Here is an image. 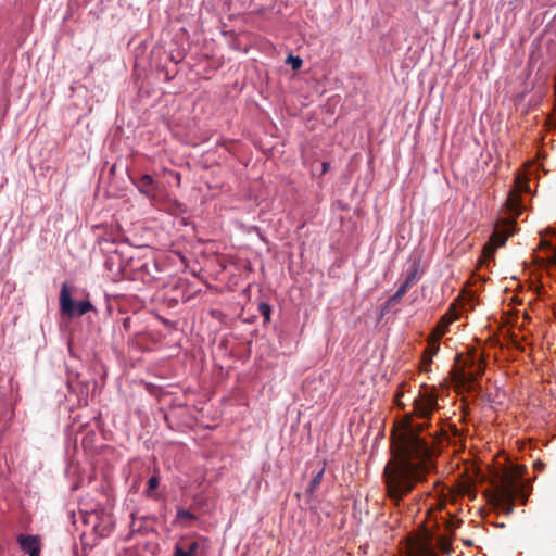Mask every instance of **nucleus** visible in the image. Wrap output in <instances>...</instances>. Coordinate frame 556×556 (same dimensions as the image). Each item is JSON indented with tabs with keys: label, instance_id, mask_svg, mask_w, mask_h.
I'll return each mask as SVG.
<instances>
[{
	"label": "nucleus",
	"instance_id": "1",
	"mask_svg": "<svg viewBox=\"0 0 556 556\" xmlns=\"http://www.w3.org/2000/svg\"><path fill=\"white\" fill-rule=\"evenodd\" d=\"M414 415L426 419L414 421L407 415L392 433V458L383 470L388 497L399 505L418 483L437 472L440 450L437 446L439 431L431 430L430 419L439 409L438 392L424 387L414 400Z\"/></svg>",
	"mask_w": 556,
	"mask_h": 556
},
{
	"label": "nucleus",
	"instance_id": "2",
	"mask_svg": "<svg viewBox=\"0 0 556 556\" xmlns=\"http://www.w3.org/2000/svg\"><path fill=\"white\" fill-rule=\"evenodd\" d=\"M528 496L525 482L517 475L506 471L495 483L491 501L496 509L510 515L515 509V500L520 498L525 504Z\"/></svg>",
	"mask_w": 556,
	"mask_h": 556
},
{
	"label": "nucleus",
	"instance_id": "3",
	"mask_svg": "<svg viewBox=\"0 0 556 556\" xmlns=\"http://www.w3.org/2000/svg\"><path fill=\"white\" fill-rule=\"evenodd\" d=\"M516 223L514 220L505 222L501 228L496 227L483 248L484 255L486 257H492L495 251L506 243L508 237L514 233Z\"/></svg>",
	"mask_w": 556,
	"mask_h": 556
},
{
	"label": "nucleus",
	"instance_id": "4",
	"mask_svg": "<svg viewBox=\"0 0 556 556\" xmlns=\"http://www.w3.org/2000/svg\"><path fill=\"white\" fill-rule=\"evenodd\" d=\"M405 556H437L431 540L426 536H410L406 539Z\"/></svg>",
	"mask_w": 556,
	"mask_h": 556
},
{
	"label": "nucleus",
	"instance_id": "5",
	"mask_svg": "<svg viewBox=\"0 0 556 556\" xmlns=\"http://www.w3.org/2000/svg\"><path fill=\"white\" fill-rule=\"evenodd\" d=\"M484 368L485 366L481 357H476L472 354L466 358L460 376L465 381L473 383L484 374Z\"/></svg>",
	"mask_w": 556,
	"mask_h": 556
},
{
	"label": "nucleus",
	"instance_id": "6",
	"mask_svg": "<svg viewBox=\"0 0 556 556\" xmlns=\"http://www.w3.org/2000/svg\"><path fill=\"white\" fill-rule=\"evenodd\" d=\"M419 261H414L410 265V268L407 270L404 282L400 286L397 291L389 299L390 303H399L407 290L414 286L419 279Z\"/></svg>",
	"mask_w": 556,
	"mask_h": 556
},
{
	"label": "nucleus",
	"instance_id": "7",
	"mask_svg": "<svg viewBox=\"0 0 556 556\" xmlns=\"http://www.w3.org/2000/svg\"><path fill=\"white\" fill-rule=\"evenodd\" d=\"M458 319V313L456 312L454 306H451L450 309L440 318L434 329L431 331V336L433 338L441 339L447 331L450 325Z\"/></svg>",
	"mask_w": 556,
	"mask_h": 556
},
{
	"label": "nucleus",
	"instance_id": "8",
	"mask_svg": "<svg viewBox=\"0 0 556 556\" xmlns=\"http://www.w3.org/2000/svg\"><path fill=\"white\" fill-rule=\"evenodd\" d=\"M60 306H61V324L60 327L62 331L68 327L70 323V285L67 281L62 283L61 295H60Z\"/></svg>",
	"mask_w": 556,
	"mask_h": 556
},
{
	"label": "nucleus",
	"instance_id": "9",
	"mask_svg": "<svg viewBox=\"0 0 556 556\" xmlns=\"http://www.w3.org/2000/svg\"><path fill=\"white\" fill-rule=\"evenodd\" d=\"M540 248L547 252L546 262L556 265V231L546 232L541 238Z\"/></svg>",
	"mask_w": 556,
	"mask_h": 556
},
{
	"label": "nucleus",
	"instance_id": "10",
	"mask_svg": "<svg viewBox=\"0 0 556 556\" xmlns=\"http://www.w3.org/2000/svg\"><path fill=\"white\" fill-rule=\"evenodd\" d=\"M17 542L21 548L28 554V556H38L40 553L39 538L37 535L20 534Z\"/></svg>",
	"mask_w": 556,
	"mask_h": 556
},
{
	"label": "nucleus",
	"instance_id": "11",
	"mask_svg": "<svg viewBox=\"0 0 556 556\" xmlns=\"http://www.w3.org/2000/svg\"><path fill=\"white\" fill-rule=\"evenodd\" d=\"M88 313L98 314L97 308L92 305L89 299H77L72 296V318L80 317Z\"/></svg>",
	"mask_w": 556,
	"mask_h": 556
},
{
	"label": "nucleus",
	"instance_id": "12",
	"mask_svg": "<svg viewBox=\"0 0 556 556\" xmlns=\"http://www.w3.org/2000/svg\"><path fill=\"white\" fill-rule=\"evenodd\" d=\"M137 188L139 191L147 197L154 195V191L156 190V182L152 178L151 175L144 174L142 175L138 181L136 182Z\"/></svg>",
	"mask_w": 556,
	"mask_h": 556
},
{
	"label": "nucleus",
	"instance_id": "13",
	"mask_svg": "<svg viewBox=\"0 0 556 556\" xmlns=\"http://www.w3.org/2000/svg\"><path fill=\"white\" fill-rule=\"evenodd\" d=\"M507 210L513 217H518L522 213V203L520 195L517 191L510 192L506 201Z\"/></svg>",
	"mask_w": 556,
	"mask_h": 556
},
{
	"label": "nucleus",
	"instance_id": "14",
	"mask_svg": "<svg viewBox=\"0 0 556 556\" xmlns=\"http://www.w3.org/2000/svg\"><path fill=\"white\" fill-rule=\"evenodd\" d=\"M440 339L433 338L431 334L427 338V348L424 352L428 353V357H433L440 350Z\"/></svg>",
	"mask_w": 556,
	"mask_h": 556
},
{
	"label": "nucleus",
	"instance_id": "15",
	"mask_svg": "<svg viewBox=\"0 0 556 556\" xmlns=\"http://www.w3.org/2000/svg\"><path fill=\"white\" fill-rule=\"evenodd\" d=\"M325 468H321L312 479L309 482L307 491L313 494L317 488L319 486L323 476H324Z\"/></svg>",
	"mask_w": 556,
	"mask_h": 556
},
{
	"label": "nucleus",
	"instance_id": "16",
	"mask_svg": "<svg viewBox=\"0 0 556 556\" xmlns=\"http://www.w3.org/2000/svg\"><path fill=\"white\" fill-rule=\"evenodd\" d=\"M258 312L264 317L265 323H268L270 320L271 307L269 304L261 302L258 304Z\"/></svg>",
	"mask_w": 556,
	"mask_h": 556
},
{
	"label": "nucleus",
	"instance_id": "17",
	"mask_svg": "<svg viewBox=\"0 0 556 556\" xmlns=\"http://www.w3.org/2000/svg\"><path fill=\"white\" fill-rule=\"evenodd\" d=\"M184 543H185V551L191 556H197V553L199 549V543L197 541L184 542Z\"/></svg>",
	"mask_w": 556,
	"mask_h": 556
},
{
	"label": "nucleus",
	"instance_id": "18",
	"mask_svg": "<svg viewBox=\"0 0 556 556\" xmlns=\"http://www.w3.org/2000/svg\"><path fill=\"white\" fill-rule=\"evenodd\" d=\"M516 185L519 191H529V180L526 177L518 176L516 179Z\"/></svg>",
	"mask_w": 556,
	"mask_h": 556
},
{
	"label": "nucleus",
	"instance_id": "19",
	"mask_svg": "<svg viewBox=\"0 0 556 556\" xmlns=\"http://www.w3.org/2000/svg\"><path fill=\"white\" fill-rule=\"evenodd\" d=\"M177 519H179V520H193V519H195V516L192 513H190L189 510L179 508L177 510Z\"/></svg>",
	"mask_w": 556,
	"mask_h": 556
},
{
	"label": "nucleus",
	"instance_id": "20",
	"mask_svg": "<svg viewBox=\"0 0 556 556\" xmlns=\"http://www.w3.org/2000/svg\"><path fill=\"white\" fill-rule=\"evenodd\" d=\"M287 63L290 64L293 70H299L303 62L299 56L289 55L287 58Z\"/></svg>",
	"mask_w": 556,
	"mask_h": 556
},
{
	"label": "nucleus",
	"instance_id": "21",
	"mask_svg": "<svg viewBox=\"0 0 556 556\" xmlns=\"http://www.w3.org/2000/svg\"><path fill=\"white\" fill-rule=\"evenodd\" d=\"M173 556H191L185 551V543H178L175 546Z\"/></svg>",
	"mask_w": 556,
	"mask_h": 556
},
{
	"label": "nucleus",
	"instance_id": "22",
	"mask_svg": "<svg viewBox=\"0 0 556 556\" xmlns=\"http://www.w3.org/2000/svg\"><path fill=\"white\" fill-rule=\"evenodd\" d=\"M421 364L425 371H428L429 366L432 364V357H428V353L426 352L422 353Z\"/></svg>",
	"mask_w": 556,
	"mask_h": 556
},
{
	"label": "nucleus",
	"instance_id": "23",
	"mask_svg": "<svg viewBox=\"0 0 556 556\" xmlns=\"http://www.w3.org/2000/svg\"><path fill=\"white\" fill-rule=\"evenodd\" d=\"M157 485H159V479H157L156 477H154V476H153V477H151V478L149 479V481H148V490H147V492H149V493H150L151 491H153L154 489H156V488H157Z\"/></svg>",
	"mask_w": 556,
	"mask_h": 556
},
{
	"label": "nucleus",
	"instance_id": "24",
	"mask_svg": "<svg viewBox=\"0 0 556 556\" xmlns=\"http://www.w3.org/2000/svg\"><path fill=\"white\" fill-rule=\"evenodd\" d=\"M66 386L70 387V378L66 379Z\"/></svg>",
	"mask_w": 556,
	"mask_h": 556
},
{
	"label": "nucleus",
	"instance_id": "25",
	"mask_svg": "<svg viewBox=\"0 0 556 556\" xmlns=\"http://www.w3.org/2000/svg\"><path fill=\"white\" fill-rule=\"evenodd\" d=\"M66 345L70 349V339L66 340Z\"/></svg>",
	"mask_w": 556,
	"mask_h": 556
},
{
	"label": "nucleus",
	"instance_id": "26",
	"mask_svg": "<svg viewBox=\"0 0 556 556\" xmlns=\"http://www.w3.org/2000/svg\"><path fill=\"white\" fill-rule=\"evenodd\" d=\"M323 166H324V172H325L327 169L326 163H324Z\"/></svg>",
	"mask_w": 556,
	"mask_h": 556
}]
</instances>
